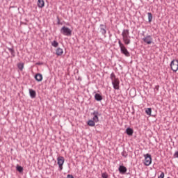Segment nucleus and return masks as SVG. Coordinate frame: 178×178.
<instances>
[{"mask_svg":"<svg viewBox=\"0 0 178 178\" xmlns=\"http://www.w3.org/2000/svg\"><path fill=\"white\" fill-rule=\"evenodd\" d=\"M118 45L120 48L121 54L126 56L127 57L130 56V53L126 48V46H124V44L123 43H122V41L120 40H118Z\"/></svg>","mask_w":178,"mask_h":178,"instance_id":"1","label":"nucleus"},{"mask_svg":"<svg viewBox=\"0 0 178 178\" xmlns=\"http://www.w3.org/2000/svg\"><path fill=\"white\" fill-rule=\"evenodd\" d=\"M60 32L63 35H65L67 37H70V35H72V29L67 26H63L60 29Z\"/></svg>","mask_w":178,"mask_h":178,"instance_id":"2","label":"nucleus"},{"mask_svg":"<svg viewBox=\"0 0 178 178\" xmlns=\"http://www.w3.org/2000/svg\"><path fill=\"white\" fill-rule=\"evenodd\" d=\"M144 158H145V160H144V165L145 166H149V165H151V163H152V157L151 156V154H144Z\"/></svg>","mask_w":178,"mask_h":178,"instance_id":"3","label":"nucleus"},{"mask_svg":"<svg viewBox=\"0 0 178 178\" xmlns=\"http://www.w3.org/2000/svg\"><path fill=\"white\" fill-rule=\"evenodd\" d=\"M171 70L176 72L178 70V60H172L170 64Z\"/></svg>","mask_w":178,"mask_h":178,"instance_id":"4","label":"nucleus"},{"mask_svg":"<svg viewBox=\"0 0 178 178\" xmlns=\"http://www.w3.org/2000/svg\"><path fill=\"white\" fill-rule=\"evenodd\" d=\"M57 163L60 170H62L63 169V163H65V158L62 156H58L57 158Z\"/></svg>","mask_w":178,"mask_h":178,"instance_id":"5","label":"nucleus"},{"mask_svg":"<svg viewBox=\"0 0 178 178\" xmlns=\"http://www.w3.org/2000/svg\"><path fill=\"white\" fill-rule=\"evenodd\" d=\"M143 42H145V44H147V45H151V44H152L154 41V39L152 38V36H151V35H149L143 38Z\"/></svg>","mask_w":178,"mask_h":178,"instance_id":"6","label":"nucleus"},{"mask_svg":"<svg viewBox=\"0 0 178 178\" xmlns=\"http://www.w3.org/2000/svg\"><path fill=\"white\" fill-rule=\"evenodd\" d=\"M91 115H93L92 120H94L95 123H98L99 122V118L98 117L100 116L99 112H98V111H94Z\"/></svg>","mask_w":178,"mask_h":178,"instance_id":"7","label":"nucleus"},{"mask_svg":"<svg viewBox=\"0 0 178 178\" xmlns=\"http://www.w3.org/2000/svg\"><path fill=\"white\" fill-rule=\"evenodd\" d=\"M111 83H112L114 90H119V88H120L119 85L120 84V81H119L118 79H115L111 81Z\"/></svg>","mask_w":178,"mask_h":178,"instance_id":"8","label":"nucleus"},{"mask_svg":"<svg viewBox=\"0 0 178 178\" xmlns=\"http://www.w3.org/2000/svg\"><path fill=\"white\" fill-rule=\"evenodd\" d=\"M99 32L101 33L102 35H106V25L105 24H100L99 25Z\"/></svg>","mask_w":178,"mask_h":178,"instance_id":"9","label":"nucleus"},{"mask_svg":"<svg viewBox=\"0 0 178 178\" xmlns=\"http://www.w3.org/2000/svg\"><path fill=\"white\" fill-rule=\"evenodd\" d=\"M118 170L122 175H124L127 172V168L124 165H120Z\"/></svg>","mask_w":178,"mask_h":178,"instance_id":"10","label":"nucleus"},{"mask_svg":"<svg viewBox=\"0 0 178 178\" xmlns=\"http://www.w3.org/2000/svg\"><path fill=\"white\" fill-rule=\"evenodd\" d=\"M56 55H57V56H62V55H63V49L58 47L56 49Z\"/></svg>","mask_w":178,"mask_h":178,"instance_id":"11","label":"nucleus"},{"mask_svg":"<svg viewBox=\"0 0 178 178\" xmlns=\"http://www.w3.org/2000/svg\"><path fill=\"white\" fill-rule=\"evenodd\" d=\"M122 40L125 45H129L130 42H131V40H130V36H125L122 38Z\"/></svg>","mask_w":178,"mask_h":178,"instance_id":"12","label":"nucleus"},{"mask_svg":"<svg viewBox=\"0 0 178 178\" xmlns=\"http://www.w3.org/2000/svg\"><path fill=\"white\" fill-rule=\"evenodd\" d=\"M122 38L124 37H129L130 36V31L129 29H124L122 33Z\"/></svg>","mask_w":178,"mask_h":178,"instance_id":"13","label":"nucleus"},{"mask_svg":"<svg viewBox=\"0 0 178 178\" xmlns=\"http://www.w3.org/2000/svg\"><path fill=\"white\" fill-rule=\"evenodd\" d=\"M29 95L31 98H35L37 93L35 92V90L33 89H29Z\"/></svg>","mask_w":178,"mask_h":178,"instance_id":"14","label":"nucleus"},{"mask_svg":"<svg viewBox=\"0 0 178 178\" xmlns=\"http://www.w3.org/2000/svg\"><path fill=\"white\" fill-rule=\"evenodd\" d=\"M35 79L36 81H42V74L38 73L35 75Z\"/></svg>","mask_w":178,"mask_h":178,"instance_id":"15","label":"nucleus"},{"mask_svg":"<svg viewBox=\"0 0 178 178\" xmlns=\"http://www.w3.org/2000/svg\"><path fill=\"white\" fill-rule=\"evenodd\" d=\"M38 6L39 8H44L45 6V2H44V0H38Z\"/></svg>","mask_w":178,"mask_h":178,"instance_id":"16","label":"nucleus"},{"mask_svg":"<svg viewBox=\"0 0 178 178\" xmlns=\"http://www.w3.org/2000/svg\"><path fill=\"white\" fill-rule=\"evenodd\" d=\"M126 133L127 136H133V133H134V131L133 130V129L128 127L126 129Z\"/></svg>","mask_w":178,"mask_h":178,"instance_id":"17","label":"nucleus"},{"mask_svg":"<svg viewBox=\"0 0 178 178\" xmlns=\"http://www.w3.org/2000/svg\"><path fill=\"white\" fill-rule=\"evenodd\" d=\"M95 99L98 102L102 101V95H101L99 93H96L95 95Z\"/></svg>","mask_w":178,"mask_h":178,"instance_id":"18","label":"nucleus"},{"mask_svg":"<svg viewBox=\"0 0 178 178\" xmlns=\"http://www.w3.org/2000/svg\"><path fill=\"white\" fill-rule=\"evenodd\" d=\"M7 49L9 51V52H10L13 58H15V56H16V54L15 52V49H13V47H8Z\"/></svg>","mask_w":178,"mask_h":178,"instance_id":"19","label":"nucleus"},{"mask_svg":"<svg viewBox=\"0 0 178 178\" xmlns=\"http://www.w3.org/2000/svg\"><path fill=\"white\" fill-rule=\"evenodd\" d=\"M88 126H90V127H94L95 126V121L94 120H90L88 121Z\"/></svg>","mask_w":178,"mask_h":178,"instance_id":"20","label":"nucleus"},{"mask_svg":"<svg viewBox=\"0 0 178 178\" xmlns=\"http://www.w3.org/2000/svg\"><path fill=\"white\" fill-rule=\"evenodd\" d=\"M17 67L22 72L23 70V69H24V63H18L17 64Z\"/></svg>","mask_w":178,"mask_h":178,"instance_id":"21","label":"nucleus"},{"mask_svg":"<svg viewBox=\"0 0 178 178\" xmlns=\"http://www.w3.org/2000/svg\"><path fill=\"white\" fill-rule=\"evenodd\" d=\"M51 45L54 48H58L59 43L56 40H54L53 42H51Z\"/></svg>","mask_w":178,"mask_h":178,"instance_id":"22","label":"nucleus"},{"mask_svg":"<svg viewBox=\"0 0 178 178\" xmlns=\"http://www.w3.org/2000/svg\"><path fill=\"white\" fill-rule=\"evenodd\" d=\"M147 16H148V22L151 23V22H152V13H147Z\"/></svg>","mask_w":178,"mask_h":178,"instance_id":"23","label":"nucleus"},{"mask_svg":"<svg viewBox=\"0 0 178 178\" xmlns=\"http://www.w3.org/2000/svg\"><path fill=\"white\" fill-rule=\"evenodd\" d=\"M16 170H17V172H19V173H23V167H22V166H20V165H17Z\"/></svg>","mask_w":178,"mask_h":178,"instance_id":"24","label":"nucleus"},{"mask_svg":"<svg viewBox=\"0 0 178 178\" xmlns=\"http://www.w3.org/2000/svg\"><path fill=\"white\" fill-rule=\"evenodd\" d=\"M110 79H111V81H113V80H115V79H118V78H116V75H115V73L112 72L110 75Z\"/></svg>","mask_w":178,"mask_h":178,"instance_id":"25","label":"nucleus"},{"mask_svg":"<svg viewBox=\"0 0 178 178\" xmlns=\"http://www.w3.org/2000/svg\"><path fill=\"white\" fill-rule=\"evenodd\" d=\"M152 112V109L151 108H147L145 110V113H147V115H149V116H151Z\"/></svg>","mask_w":178,"mask_h":178,"instance_id":"26","label":"nucleus"},{"mask_svg":"<svg viewBox=\"0 0 178 178\" xmlns=\"http://www.w3.org/2000/svg\"><path fill=\"white\" fill-rule=\"evenodd\" d=\"M122 156H123L124 158H126L127 156H128V154L127 152H126V150H123L122 152L121 153Z\"/></svg>","mask_w":178,"mask_h":178,"instance_id":"27","label":"nucleus"},{"mask_svg":"<svg viewBox=\"0 0 178 178\" xmlns=\"http://www.w3.org/2000/svg\"><path fill=\"white\" fill-rule=\"evenodd\" d=\"M165 177V173L162 172L161 175L158 177V178H163Z\"/></svg>","mask_w":178,"mask_h":178,"instance_id":"28","label":"nucleus"},{"mask_svg":"<svg viewBox=\"0 0 178 178\" xmlns=\"http://www.w3.org/2000/svg\"><path fill=\"white\" fill-rule=\"evenodd\" d=\"M102 178H108V174H106V173H102Z\"/></svg>","mask_w":178,"mask_h":178,"instance_id":"29","label":"nucleus"},{"mask_svg":"<svg viewBox=\"0 0 178 178\" xmlns=\"http://www.w3.org/2000/svg\"><path fill=\"white\" fill-rule=\"evenodd\" d=\"M174 158H178V151L175 152L174 154Z\"/></svg>","mask_w":178,"mask_h":178,"instance_id":"30","label":"nucleus"},{"mask_svg":"<svg viewBox=\"0 0 178 178\" xmlns=\"http://www.w3.org/2000/svg\"><path fill=\"white\" fill-rule=\"evenodd\" d=\"M57 24H62V23H60V19H59V17H57Z\"/></svg>","mask_w":178,"mask_h":178,"instance_id":"31","label":"nucleus"},{"mask_svg":"<svg viewBox=\"0 0 178 178\" xmlns=\"http://www.w3.org/2000/svg\"><path fill=\"white\" fill-rule=\"evenodd\" d=\"M67 178H74L72 175H67Z\"/></svg>","mask_w":178,"mask_h":178,"instance_id":"32","label":"nucleus"},{"mask_svg":"<svg viewBox=\"0 0 178 178\" xmlns=\"http://www.w3.org/2000/svg\"><path fill=\"white\" fill-rule=\"evenodd\" d=\"M155 90H156V91H159V86H156Z\"/></svg>","mask_w":178,"mask_h":178,"instance_id":"33","label":"nucleus"},{"mask_svg":"<svg viewBox=\"0 0 178 178\" xmlns=\"http://www.w3.org/2000/svg\"><path fill=\"white\" fill-rule=\"evenodd\" d=\"M37 65H42V63H38Z\"/></svg>","mask_w":178,"mask_h":178,"instance_id":"34","label":"nucleus"},{"mask_svg":"<svg viewBox=\"0 0 178 178\" xmlns=\"http://www.w3.org/2000/svg\"><path fill=\"white\" fill-rule=\"evenodd\" d=\"M131 91H134V90H131Z\"/></svg>","mask_w":178,"mask_h":178,"instance_id":"35","label":"nucleus"},{"mask_svg":"<svg viewBox=\"0 0 178 178\" xmlns=\"http://www.w3.org/2000/svg\"><path fill=\"white\" fill-rule=\"evenodd\" d=\"M143 35H144V32H143Z\"/></svg>","mask_w":178,"mask_h":178,"instance_id":"36","label":"nucleus"}]
</instances>
